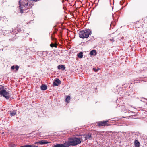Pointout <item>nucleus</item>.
<instances>
[{
	"label": "nucleus",
	"instance_id": "c85d7f7f",
	"mask_svg": "<svg viewBox=\"0 0 147 147\" xmlns=\"http://www.w3.org/2000/svg\"><path fill=\"white\" fill-rule=\"evenodd\" d=\"M112 17H113V18H114V15H112Z\"/></svg>",
	"mask_w": 147,
	"mask_h": 147
},
{
	"label": "nucleus",
	"instance_id": "9d476101",
	"mask_svg": "<svg viewBox=\"0 0 147 147\" xmlns=\"http://www.w3.org/2000/svg\"><path fill=\"white\" fill-rule=\"evenodd\" d=\"M130 106L129 105H127L126 106H125V109H123V111L125 113H129L131 112V111L128 109L129 108V107H130Z\"/></svg>",
	"mask_w": 147,
	"mask_h": 147
},
{
	"label": "nucleus",
	"instance_id": "6e6552de",
	"mask_svg": "<svg viewBox=\"0 0 147 147\" xmlns=\"http://www.w3.org/2000/svg\"><path fill=\"white\" fill-rule=\"evenodd\" d=\"M49 143V142L46 140H42L35 142V144H45Z\"/></svg>",
	"mask_w": 147,
	"mask_h": 147
},
{
	"label": "nucleus",
	"instance_id": "1a4fd4ad",
	"mask_svg": "<svg viewBox=\"0 0 147 147\" xmlns=\"http://www.w3.org/2000/svg\"><path fill=\"white\" fill-rule=\"evenodd\" d=\"M53 147H68L67 144H65V142L63 144H58L55 145Z\"/></svg>",
	"mask_w": 147,
	"mask_h": 147
},
{
	"label": "nucleus",
	"instance_id": "5701e85b",
	"mask_svg": "<svg viewBox=\"0 0 147 147\" xmlns=\"http://www.w3.org/2000/svg\"><path fill=\"white\" fill-rule=\"evenodd\" d=\"M19 68V66L18 65H16L15 67V69L16 71H17Z\"/></svg>",
	"mask_w": 147,
	"mask_h": 147
},
{
	"label": "nucleus",
	"instance_id": "7ed1b4c3",
	"mask_svg": "<svg viewBox=\"0 0 147 147\" xmlns=\"http://www.w3.org/2000/svg\"><path fill=\"white\" fill-rule=\"evenodd\" d=\"M92 34L91 31L90 29H86L80 31L79 33V37L82 38L84 39L88 37Z\"/></svg>",
	"mask_w": 147,
	"mask_h": 147
},
{
	"label": "nucleus",
	"instance_id": "4468645a",
	"mask_svg": "<svg viewBox=\"0 0 147 147\" xmlns=\"http://www.w3.org/2000/svg\"><path fill=\"white\" fill-rule=\"evenodd\" d=\"M50 46L52 48H53V47L57 48V47L58 44L56 42H54V43H51L50 45Z\"/></svg>",
	"mask_w": 147,
	"mask_h": 147
},
{
	"label": "nucleus",
	"instance_id": "4be33fe9",
	"mask_svg": "<svg viewBox=\"0 0 147 147\" xmlns=\"http://www.w3.org/2000/svg\"><path fill=\"white\" fill-rule=\"evenodd\" d=\"M21 147H31V145H25L24 146H21Z\"/></svg>",
	"mask_w": 147,
	"mask_h": 147
},
{
	"label": "nucleus",
	"instance_id": "bb28decb",
	"mask_svg": "<svg viewBox=\"0 0 147 147\" xmlns=\"http://www.w3.org/2000/svg\"><path fill=\"white\" fill-rule=\"evenodd\" d=\"M31 147H38V146H36L35 145H31Z\"/></svg>",
	"mask_w": 147,
	"mask_h": 147
},
{
	"label": "nucleus",
	"instance_id": "a211bd4d",
	"mask_svg": "<svg viewBox=\"0 0 147 147\" xmlns=\"http://www.w3.org/2000/svg\"><path fill=\"white\" fill-rule=\"evenodd\" d=\"M54 34V33H53V36H51V40L53 41V42H55L57 43V39L53 36Z\"/></svg>",
	"mask_w": 147,
	"mask_h": 147
},
{
	"label": "nucleus",
	"instance_id": "0eeeda50",
	"mask_svg": "<svg viewBox=\"0 0 147 147\" xmlns=\"http://www.w3.org/2000/svg\"><path fill=\"white\" fill-rule=\"evenodd\" d=\"M61 81L58 78L56 79L53 82V84L54 86H57L60 84Z\"/></svg>",
	"mask_w": 147,
	"mask_h": 147
},
{
	"label": "nucleus",
	"instance_id": "2eb2a0df",
	"mask_svg": "<svg viewBox=\"0 0 147 147\" xmlns=\"http://www.w3.org/2000/svg\"><path fill=\"white\" fill-rule=\"evenodd\" d=\"M58 69L59 70L62 69V70H63L65 69V66L63 65H59L58 66Z\"/></svg>",
	"mask_w": 147,
	"mask_h": 147
},
{
	"label": "nucleus",
	"instance_id": "b1692460",
	"mask_svg": "<svg viewBox=\"0 0 147 147\" xmlns=\"http://www.w3.org/2000/svg\"><path fill=\"white\" fill-rule=\"evenodd\" d=\"M93 70L95 72H97L98 71V69H97L96 68H93Z\"/></svg>",
	"mask_w": 147,
	"mask_h": 147
},
{
	"label": "nucleus",
	"instance_id": "9b49d317",
	"mask_svg": "<svg viewBox=\"0 0 147 147\" xmlns=\"http://www.w3.org/2000/svg\"><path fill=\"white\" fill-rule=\"evenodd\" d=\"M85 138L86 140L87 139H91L92 138L91 134L90 133H88L85 135Z\"/></svg>",
	"mask_w": 147,
	"mask_h": 147
},
{
	"label": "nucleus",
	"instance_id": "cd10ccee",
	"mask_svg": "<svg viewBox=\"0 0 147 147\" xmlns=\"http://www.w3.org/2000/svg\"><path fill=\"white\" fill-rule=\"evenodd\" d=\"M127 117H130V116H128V117H124V116L122 117L123 118H125Z\"/></svg>",
	"mask_w": 147,
	"mask_h": 147
},
{
	"label": "nucleus",
	"instance_id": "dca6fc26",
	"mask_svg": "<svg viewBox=\"0 0 147 147\" xmlns=\"http://www.w3.org/2000/svg\"><path fill=\"white\" fill-rule=\"evenodd\" d=\"M41 89L42 90H45L47 88V86L46 85L42 84L41 86Z\"/></svg>",
	"mask_w": 147,
	"mask_h": 147
},
{
	"label": "nucleus",
	"instance_id": "a878e982",
	"mask_svg": "<svg viewBox=\"0 0 147 147\" xmlns=\"http://www.w3.org/2000/svg\"><path fill=\"white\" fill-rule=\"evenodd\" d=\"M15 69V67L14 66H13L11 67V69L12 70H14Z\"/></svg>",
	"mask_w": 147,
	"mask_h": 147
},
{
	"label": "nucleus",
	"instance_id": "aec40b11",
	"mask_svg": "<svg viewBox=\"0 0 147 147\" xmlns=\"http://www.w3.org/2000/svg\"><path fill=\"white\" fill-rule=\"evenodd\" d=\"M141 23L139 21L137 22L135 24V26L136 28H139L140 27Z\"/></svg>",
	"mask_w": 147,
	"mask_h": 147
},
{
	"label": "nucleus",
	"instance_id": "f8f14e48",
	"mask_svg": "<svg viewBox=\"0 0 147 147\" xmlns=\"http://www.w3.org/2000/svg\"><path fill=\"white\" fill-rule=\"evenodd\" d=\"M134 144L135 147H140V142L138 141V140H135L134 142Z\"/></svg>",
	"mask_w": 147,
	"mask_h": 147
},
{
	"label": "nucleus",
	"instance_id": "20e7f679",
	"mask_svg": "<svg viewBox=\"0 0 147 147\" xmlns=\"http://www.w3.org/2000/svg\"><path fill=\"white\" fill-rule=\"evenodd\" d=\"M0 95H2L7 99H9L10 97L9 93L2 86L0 87Z\"/></svg>",
	"mask_w": 147,
	"mask_h": 147
},
{
	"label": "nucleus",
	"instance_id": "39448f33",
	"mask_svg": "<svg viewBox=\"0 0 147 147\" xmlns=\"http://www.w3.org/2000/svg\"><path fill=\"white\" fill-rule=\"evenodd\" d=\"M108 122V120L100 121L97 123V125L99 127L109 126L110 124L107 123Z\"/></svg>",
	"mask_w": 147,
	"mask_h": 147
},
{
	"label": "nucleus",
	"instance_id": "ddd939ff",
	"mask_svg": "<svg viewBox=\"0 0 147 147\" xmlns=\"http://www.w3.org/2000/svg\"><path fill=\"white\" fill-rule=\"evenodd\" d=\"M89 53L91 55H95L97 53L96 50H92Z\"/></svg>",
	"mask_w": 147,
	"mask_h": 147
},
{
	"label": "nucleus",
	"instance_id": "393cba45",
	"mask_svg": "<svg viewBox=\"0 0 147 147\" xmlns=\"http://www.w3.org/2000/svg\"><path fill=\"white\" fill-rule=\"evenodd\" d=\"M10 147H15L16 146V145L15 144H11L10 145Z\"/></svg>",
	"mask_w": 147,
	"mask_h": 147
},
{
	"label": "nucleus",
	"instance_id": "423d86ee",
	"mask_svg": "<svg viewBox=\"0 0 147 147\" xmlns=\"http://www.w3.org/2000/svg\"><path fill=\"white\" fill-rule=\"evenodd\" d=\"M114 23V22H112L111 23L107 24H105L102 26V29L105 30L108 29L110 28L111 25L114 26H115Z\"/></svg>",
	"mask_w": 147,
	"mask_h": 147
},
{
	"label": "nucleus",
	"instance_id": "6ab92c4d",
	"mask_svg": "<svg viewBox=\"0 0 147 147\" xmlns=\"http://www.w3.org/2000/svg\"><path fill=\"white\" fill-rule=\"evenodd\" d=\"M77 56L78 57L81 58L83 56V53L82 52H80L77 54Z\"/></svg>",
	"mask_w": 147,
	"mask_h": 147
},
{
	"label": "nucleus",
	"instance_id": "412c9836",
	"mask_svg": "<svg viewBox=\"0 0 147 147\" xmlns=\"http://www.w3.org/2000/svg\"><path fill=\"white\" fill-rule=\"evenodd\" d=\"M70 99V96H67L66 99H65V101L67 103H69V100Z\"/></svg>",
	"mask_w": 147,
	"mask_h": 147
},
{
	"label": "nucleus",
	"instance_id": "f3484780",
	"mask_svg": "<svg viewBox=\"0 0 147 147\" xmlns=\"http://www.w3.org/2000/svg\"><path fill=\"white\" fill-rule=\"evenodd\" d=\"M16 110H14L13 111H10V114L11 116H15L16 114Z\"/></svg>",
	"mask_w": 147,
	"mask_h": 147
},
{
	"label": "nucleus",
	"instance_id": "f257e3e1",
	"mask_svg": "<svg viewBox=\"0 0 147 147\" xmlns=\"http://www.w3.org/2000/svg\"><path fill=\"white\" fill-rule=\"evenodd\" d=\"M82 139L76 137H72L69 138L68 141L65 142V144H67L68 147L70 146H76L81 143Z\"/></svg>",
	"mask_w": 147,
	"mask_h": 147
},
{
	"label": "nucleus",
	"instance_id": "f03ea898",
	"mask_svg": "<svg viewBox=\"0 0 147 147\" xmlns=\"http://www.w3.org/2000/svg\"><path fill=\"white\" fill-rule=\"evenodd\" d=\"M28 0H25L24 2H21L22 0H20L19 1V3L20 5L19 6L20 9V12L21 13H23V7L26 8L27 7V6H28L27 7V9L30 8V7L32 6L34 4L32 3H31L30 2H27Z\"/></svg>",
	"mask_w": 147,
	"mask_h": 147
}]
</instances>
